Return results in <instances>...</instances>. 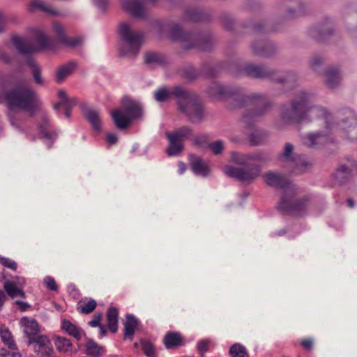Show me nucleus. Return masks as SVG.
<instances>
[{
  "instance_id": "39",
  "label": "nucleus",
  "mask_w": 357,
  "mask_h": 357,
  "mask_svg": "<svg viewBox=\"0 0 357 357\" xmlns=\"http://www.w3.org/2000/svg\"><path fill=\"white\" fill-rule=\"evenodd\" d=\"M36 9L40 10V11L51 14L56 15V12L54 11L51 7L46 5L45 2L43 0H33L31 1L29 6V10L31 13H33Z\"/></svg>"
},
{
  "instance_id": "52",
  "label": "nucleus",
  "mask_w": 357,
  "mask_h": 357,
  "mask_svg": "<svg viewBox=\"0 0 357 357\" xmlns=\"http://www.w3.org/2000/svg\"><path fill=\"white\" fill-rule=\"evenodd\" d=\"M83 38L82 36H76L75 38H68L66 37L63 38V41L61 42L67 47H74L77 46H79L83 43Z\"/></svg>"
},
{
  "instance_id": "60",
  "label": "nucleus",
  "mask_w": 357,
  "mask_h": 357,
  "mask_svg": "<svg viewBox=\"0 0 357 357\" xmlns=\"http://www.w3.org/2000/svg\"><path fill=\"white\" fill-rule=\"evenodd\" d=\"M1 61L9 66H13L15 57L6 54L1 53Z\"/></svg>"
},
{
  "instance_id": "20",
  "label": "nucleus",
  "mask_w": 357,
  "mask_h": 357,
  "mask_svg": "<svg viewBox=\"0 0 357 357\" xmlns=\"http://www.w3.org/2000/svg\"><path fill=\"white\" fill-rule=\"evenodd\" d=\"M334 29L332 23L326 22L313 27L308 31V35L312 39L322 41L333 33Z\"/></svg>"
},
{
  "instance_id": "33",
  "label": "nucleus",
  "mask_w": 357,
  "mask_h": 357,
  "mask_svg": "<svg viewBox=\"0 0 357 357\" xmlns=\"http://www.w3.org/2000/svg\"><path fill=\"white\" fill-rule=\"evenodd\" d=\"M182 342L183 337L181 334L174 331H168L163 339V343L167 349L182 345Z\"/></svg>"
},
{
  "instance_id": "46",
  "label": "nucleus",
  "mask_w": 357,
  "mask_h": 357,
  "mask_svg": "<svg viewBox=\"0 0 357 357\" xmlns=\"http://www.w3.org/2000/svg\"><path fill=\"white\" fill-rule=\"evenodd\" d=\"M1 341L11 350H17V347L13 337L8 330L1 326Z\"/></svg>"
},
{
  "instance_id": "47",
  "label": "nucleus",
  "mask_w": 357,
  "mask_h": 357,
  "mask_svg": "<svg viewBox=\"0 0 357 357\" xmlns=\"http://www.w3.org/2000/svg\"><path fill=\"white\" fill-rule=\"evenodd\" d=\"M77 104V99L75 97L69 98L55 103L53 109L60 115L59 109L61 107H63L64 109H73Z\"/></svg>"
},
{
  "instance_id": "61",
  "label": "nucleus",
  "mask_w": 357,
  "mask_h": 357,
  "mask_svg": "<svg viewBox=\"0 0 357 357\" xmlns=\"http://www.w3.org/2000/svg\"><path fill=\"white\" fill-rule=\"evenodd\" d=\"M1 357H21V354L15 351H7L1 348Z\"/></svg>"
},
{
  "instance_id": "11",
  "label": "nucleus",
  "mask_w": 357,
  "mask_h": 357,
  "mask_svg": "<svg viewBox=\"0 0 357 357\" xmlns=\"http://www.w3.org/2000/svg\"><path fill=\"white\" fill-rule=\"evenodd\" d=\"M184 98L178 103V110L192 123H200L205 118V109L199 96L186 89Z\"/></svg>"
},
{
  "instance_id": "41",
  "label": "nucleus",
  "mask_w": 357,
  "mask_h": 357,
  "mask_svg": "<svg viewBox=\"0 0 357 357\" xmlns=\"http://www.w3.org/2000/svg\"><path fill=\"white\" fill-rule=\"evenodd\" d=\"M326 137V135L324 132H317L314 133H310L305 140V144L310 147H315L317 145L321 144L323 141V139Z\"/></svg>"
},
{
  "instance_id": "31",
  "label": "nucleus",
  "mask_w": 357,
  "mask_h": 357,
  "mask_svg": "<svg viewBox=\"0 0 357 357\" xmlns=\"http://www.w3.org/2000/svg\"><path fill=\"white\" fill-rule=\"evenodd\" d=\"M24 62L25 65L31 70V73L36 84L43 85L45 82L41 76V68L36 61L31 56H25Z\"/></svg>"
},
{
  "instance_id": "19",
  "label": "nucleus",
  "mask_w": 357,
  "mask_h": 357,
  "mask_svg": "<svg viewBox=\"0 0 357 357\" xmlns=\"http://www.w3.org/2000/svg\"><path fill=\"white\" fill-rule=\"evenodd\" d=\"M212 16L209 10H204L197 8L188 7L183 12V20L187 22H208Z\"/></svg>"
},
{
  "instance_id": "7",
  "label": "nucleus",
  "mask_w": 357,
  "mask_h": 357,
  "mask_svg": "<svg viewBox=\"0 0 357 357\" xmlns=\"http://www.w3.org/2000/svg\"><path fill=\"white\" fill-rule=\"evenodd\" d=\"M243 71L250 78L269 80L289 87H294L298 79L297 74L294 71L281 72L264 64L248 63L243 66Z\"/></svg>"
},
{
  "instance_id": "49",
  "label": "nucleus",
  "mask_w": 357,
  "mask_h": 357,
  "mask_svg": "<svg viewBox=\"0 0 357 357\" xmlns=\"http://www.w3.org/2000/svg\"><path fill=\"white\" fill-rule=\"evenodd\" d=\"M54 344L57 350L60 352L67 351L72 346V343L69 339L60 336L55 337Z\"/></svg>"
},
{
  "instance_id": "18",
  "label": "nucleus",
  "mask_w": 357,
  "mask_h": 357,
  "mask_svg": "<svg viewBox=\"0 0 357 357\" xmlns=\"http://www.w3.org/2000/svg\"><path fill=\"white\" fill-rule=\"evenodd\" d=\"M27 345H32L34 351L42 356H48L52 351L50 340L45 335H40L27 340Z\"/></svg>"
},
{
  "instance_id": "23",
  "label": "nucleus",
  "mask_w": 357,
  "mask_h": 357,
  "mask_svg": "<svg viewBox=\"0 0 357 357\" xmlns=\"http://www.w3.org/2000/svg\"><path fill=\"white\" fill-rule=\"evenodd\" d=\"M10 40L18 53L20 54L27 56L38 52V49L30 45L24 38L20 37L17 35H13L11 37Z\"/></svg>"
},
{
  "instance_id": "40",
  "label": "nucleus",
  "mask_w": 357,
  "mask_h": 357,
  "mask_svg": "<svg viewBox=\"0 0 357 357\" xmlns=\"http://www.w3.org/2000/svg\"><path fill=\"white\" fill-rule=\"evenodd\" d=\"M193 130L191 127L188 126H183L178 129L169 132L172 135H176V138L181 141L182 142L189 139L192 135Z\"/></svg>"
},
{
  "instance_id": "35",
  "label": "nucleus",
  "mask_w": 357,
  "mask_h": 357,
  "mask_svg": "<svg viewBox=\"0 0 357 357\" xmlns=\"http://www.w3.org/2000/svg\"><path fill=\"white\" fill-rule=\"evenodd\" d=\"M119 311L115 307H109L107 312L108 328L112 333H115L118 330Z\"/></svg>"
},
{
  "instance_id": "42",
  "label": "nucleus",
  "mask_w": 357,
  "mask_h": 357,
  "mask_svg": "<svg viewBox=\"0 0 357 357\" xmlns=\"http://www.w3.org/2000/svg\"><path fill=\"white\" fill-rule=\"evenodd\" d=\"M35 42L39 45V47H37L38 52L40 50H44L46 48H52V42L51 40L41 31H38L36 32L34 36Z\"/></svg>"
},
{
  "instance_id": "26",
  "label": "nucleus",
  "mask_w": 357,
  "mask_h": 357,
  "mask_svg": "<svg viewBox=\"0 0 357 357\" xmlns=\"http://www.w3.org/2000/svg\"><path fill=\"white\" fill-rule=\"evenodd\" d=\"M81 109L84 117L90 123L92 128L96 131H100L102 124L98 111L89 108L86 104H82Z\"/></svg>"
},
{
  "instance_id": "57",
  "label": "nucleus",
  "mask_w": 357,
  "mask_h": 357,
  "mask_svg": "<svg viewBox=\"0 0 357 357\" xmlns=\"http://www.w3.org/2000/svg\"><path fill=\"white\" fill-rule=\"evenodd\" d=\"M209 341L208 340H202L197 344V350L201 355L208 350Z\"/></svg>"
},
{
  "instance_id": "63",
  "label": "nucleus",
  "mask_w": 357,
  "mask_h": 357,
  "mask_svg": "<svg viewBox=\"0 0 357 357\" xmlns=\"http://www.w3.org/2000/svg\"><path fill=\"white\" fill-rule=\"evenodd\" d=\"M301 345L307 350H312L313 347V341L311 339L303 340L301 342Z\"/></svg>"
},
{
  "instance_id": "21",
  "label": "nucleus",
  "mask_w": 357,
  "mask_h": 357,
  "mask_svg": "<svg viewBox=\"0 0 357 357\" xmlns=\"http://www.w3.org/2000/svg\"><path fill=\"white\" fill-rule=\"evenodd\" d=\"M122 8L133 17L144 18V0H121Z\"/></svg>"
},
{
  "instance_id": "16",
  "label": "nucleus",
  "mask_w": 357,
  "mask_h": 357,
  "mask_svg": "<svg viewBox=\"0 0 357 357\" xmlns=\"http://www.w3.org/2000/svg\"><path fill=\"white\" fill-rule=\"evenodd\" d=\"M266 183L275 189H282V194L287 189H294L291 183L280 174L273 172H268L265 174Z\"/></svg>"
},
{
  "instance_id": "4",
  "label": "nucleus",
  "mask_w": 357,
  "mask_h": 357,
  "mask_svg": "<svg viewBox=\"0 0 357 357\" xmlns=\"http://www.w3.org/2000/svg\"><path fill=\"white\" fill-rule=\"evenodd\" d=\"M314 95L307 91L298 92L288 104H283L280 108L281 119L286 123H301L311 121L310 114L326 117L327 110L319 105H313Z\"/></svg>"
},
{
  "instance_id": "50",
  "label": "nucleus",
  "mask_w": 357,
  "mask_h": 357,
  "mask_svg": "<svg viewBox=\"0 0 357 357\" xmlns=\"http://www.w3.org/2000/svg\"><path fill=\"white\" fill-rule=\"evenodd\" d=\"M140 344L144 354L147 357H158L155 346L149 340L141 339Z\"/></svg>"
},
{
  "instance_id": "54",
  "label": "nucleus",
  "mask_w": 357,
  "mask_h": 357,
  "mask_svg": "<svg viewBox=\"0 0 357 357\" xmlns=\"http://www.w3.org/2000/svg\"><path fill=\"white\" fill-rule=\"evenodd\" d=\"M1 265L12 271H16L17 268V264L14 260L3 257H1Z\"/></svg>"
},
{
  "instance_id": "59",
  "label": "nucleus",
  "mask_w": 357,
  "mask_h": 357,
  "mask_svg": "<svg viewBox=\"0 0 357 357\" xmlns=\"http://www.w3.org/2000/svg\"><path fill=\"white\" fill-rule=\"evenodd\" d=\"M108 0H93L95 5L105 12L108 6Z\"/></svg>"
},
{
  "instance_id": "51",
  "label": "nucleus",
  "mask_w": 357,
  "mask_h": 357,
  "mask_svg": "<svg viewBox=\"0 0 357 357\" xmlns=\"http://www.w3.org/2000/svg\"><path fill=\"white\" fill-rule=\"evenodd\" d=\"M262 7V3L260 0H244L242 4V9L255 12L259 10Z\"/></svg>"
},
{
  "instance_id": "48",
  "label": "nucleus",
  "mask_w": 357,
  "mask_h": 357,
  "mask_svg": "<svg viewBox=\"0 0 357 357\" xmlns=\"http://www.w3.org/2000/svg\"><path fill=\"white\" fill-rule=\"evenodd\" d=\"M325 63L324 58L320 55H314L310 60V66L312 69L317 73H324L323 66Z\"/></svg>"
},
{
  "instance_id": "45",
  "label": "nucleus",
  "mask_w": 357,
  "mask_h": 357,
  "mask_svg": "<svg viewBox=\"0 0 357 357\" xmlns=\"http://www.w3.org/2000/svg\"><path fill=\"white\" fill-rule=\"evenodd\" d=\"M230 357H249L246 348L240 343H235L229 348Z\"/></svg>"
},
{
  "instance_id": "6",
  "label": "nucleus",
  "mask_w": 357,
  "mask_h": 357,
  "mask_svg": "<svg viewBox=\"0 0 357 357\" xmlns=\"http://www.w3.org/2000/svg\"><path fill=\"white\" fill-rule=\"evenodd\" d=\"M169 34L174 41L183 44L185 50L197 48L202 51H210L214 45L215 38L210 31H184L177 23H173L169 29Z\"/></svg>"
},
{
  "instance_id": "13",
  "label": "nucleus",
  "mask_w": 357,
  "mask_h": 357,
  "mask_svg": "<svg viewBox=\"0 0 357 357\" xmlns=\"http://www.w3.org/2000/svg\"><path fill=\"white\" fill-rule=\"evenodd\" d=\"M186 89H187L178 85H175L171 89L160 86L155 91L153 97L158 102H165L168 101L170 98H174L178 105L181 99L184 98Z\"/></svg>"
},
{
  "instance_id": "27",
  "label": "nucleus",
  "mask_w": 357,
  "mask_h": 357,
  "mask_svg": "<svg viewBox=\"0 0 357 357\" xmlns=\"http://www.w3.org/2000/svg\"><path fill=\"white\" fill-rule=\"evenodd\" d=\"M20 324L24 327V333L28 340L40 335L39 326L36 319L24 317L20 320Z\"/></svg>"
},
{
  "instance_id": "55",
  "label": "nucleus",
  "mask_w": 357,
  "mask_h": 357,
  "mask_svg": "<svg viewBox=\"0 0 357 357\" xmlns=\"http://www.w3.org/2000/svg\"><path fill=\"white\" fill-rule=\"evenodd\" d=\"M44 283L47 286V287L52 291H57L58 285L54 278L50 276H47L44 278Z\"/></svg>"
},
{
  "instance_id": "36",
  "label": "nucleus",
  "mask_w": 357,
  "mask_h": 357,
  "mask_svg": "<svg viewBox=\"0 0 357 357\" xmlns=\"http://www.w3.org/2000/svg\"><path fill=\"white\" fill-rule=\"evenodd\" d=\"M61 329L65 331L69 335L75 337L77 340L81 339V328L71 323L70 321L67 319L62 320Z\"/></svg>"
},
{
  "instance_id": "29",
  "label": "nucleus",
  "mask_w": 357,
  "mask_h": 357,
  "mask_svg": "<svg viewBox=\"0 0 357 357\" xmlns=\"http://www.w3.org/2000/svg\"><path fill=\"white\" fill-rule=\"evenodd\" d=\"M165 135L169 142V145L167 148V155L169 156L178 155L183 150L184 146L183 142L178 139L176 135H172L169 132H167Z\"/></svg>"
},
{
  "instance_id": "8",
  "label": "nucleus",
  "mask_w": 357,
  "mask_h": 357,
  "mask_svg": "<svg viewBox=\"0 0 357 357\" xmlns=\"http://www.w3.org/2000/svg\"><path fill=\"white\" fill-rule=\"evenodd\" d=\"M143 114L141 105L128 96L121 99V107L111 112L114 125L119 130L126 129L131 122L142 117Z\"/></svg>"
},
{
  "instance_id": "12",
  "label": "nucleus",
  "mask_w": 357,
  "mask_h": 357,
  "mask_svg": "<svg viewBox=\"0 0 357 357\" xmlns=\"http://www.w3.org/2000/svg\"><path fill=\"white\" fill-rule=\"evenodd\" d=\"M294 145L287 142L283 151L278 155V160L282 162L288 163L291 167V172L294 174H302L312 167V163L307 161H301L294 151Z\"/></svg>"
},
{
  "instance_id": "1",
  "label": "nucleus",
  "mask_w": 357,
  "mask_h": 357,
  "mask_svg": "<svg viewBox=\"0 0 357 357\" xmlns=\"http://www.w3.org/2000/svg\"><path fill=\"white\" fill-rule=\"evenodd\" d=\"M206 93L214 98H231L240 107L253 105L254 108L247 109L242 116V121L248 127H252L273 105L272 102L263 93H246L242 88L227 86L217 82H212L208 86Z\"/></svg>"
},
{
  "instance_id": "62",
  "label": "nucleus",
  "mask_w": 357,
  "mask_h": 357,
  "mask_svg": "<svg viewBox=\"0 0 357 357\" xmlns=\"http://www.w3.org/2000/svg\"><path fill=\"white\" fill-rule=\"evenodd\" d=\"M106 140L110 145L114 144L118 140V137L116 134L109 132L106 134Z\"/></svg>"
},
{
  "instance_id": "22",
  "label": "nucleus",
  "mask_w": 357,
  "mask_h": 357,
  "mask_svg": "<svg viewBox=\"0 0 357 357\" xmlns=\"http://www.w3.org/2000/svg\"><path fill=\"white\" fill-rule=\"evenodd\" d=\"M17 281H5L3 284V289L7 294L12 298L17 296L26 298L24 291L22 289L25 281L24 278H17Z\"/></svg>"
},
{
  "instance_id": "3",
  "label": "nucleus",
  "mask_w": 357,
  "mask_h": 357,
  "mask_svg": "<svg viewBox=\"0 0 357 357\" xmlns=\"http://www.w3.org/2000/svg\"><path fill=\"white\" fill-rule=\"evenodd\" d=\"M279 9L282 12L277 20L278 22L271 24L265 18L252 17L241 23V26L246 30L248 33H268L279 30V24L295 20L305 15L307 12V5L303 0H283L279 5Z\"/></svg>"
},
{
  "instance_id": "30",
  "label": "nucleus",
  "mask_w": 357,
  "mask_h": 357,
  "mask_svg": "<svg viewBox=\"0 0 357 357\" xmlns=\"http://www.w3.org/2000/svg\"><path fill=\"white\" fill-rule=\"evenodd\" d=\"M326 76V83L328 88L334 89L341 82V75L337 68L330 67L324 71Z\"/></svg>"
},
{
  "instance_id": "15",
  "label": "nucleus",
  "mask_w": 357,
  "mask_h": 357,
  "mask_svg": "<svg viewBox=\"0 0 357 357\" xmlns=\"http://www.w3.org/2000/svg\"><path fill=\"white\" fill-rule=\"evenodd\" d=\"M250 47L255 55L263 58H271L278 52L277 45L269 40H255L251 43Z\"/></svg>"
},
{
  "instance_id": "5",
  "label": "nucleus",
  "mask_w": 357,
  "mask_h": 357,
  "mask_svg": "<svg viewBox=\"0 0 357 357\" xmlns=\"http://www.w3.org/2000/svg\"><path fill=\"white\" fill-rule=\"evenodd\" d=\"M4 98L10 108L24 110L31 117L36 115L43 105L38 93L25 84H18L9 89L6 91Z\"/></svg>"
},
{
  "instance_id": "17",
  "label": "nucleus",
  "mask_w": 357,
  "mask_h": 357,
  "mask_svg": "<svg viewBox=\"0 0 357 357\" xmlns=\"http://www.w3.org/2000/svg\"><path fill=\"white\" fill-rule=\"evenodd\" d=\"M38 128L40 131L41 139H45L48 141L47 146L48 149L52 146L54 142L58 137V133L56 130H50V121L47 116L44 114L42 116L41 121L38 123Z\"/></svg>"
},
{
  "instance_id": "9",
  "label": "nucleus",
  "mask_w": 357,
  "mask_h": 357,
  "mask_svg": "<svg viewBox=\"0 0 357 357\" xmlns=\"http://www.w3.org/2000/svg\"><path fill=\"white\" fill-rule=\"evenodd\" d=\"M296 195L295 188L287 189L282 194L277 209L286 215H292L296 217L305 215L310 204V197L308 195L296 197Z\"/></svg>"
},
{
  "instance_id": "10",
  "label": "nucleus",
  "mask_w": 357,
  "mask_h": 357,
  "mask_svg": "<svg viewBox=\"0 0 357 357\" xmlns=\"http://www.w3.org/2000/svg\"><path fill=\"white\" fill-rule=\"evenodd\" d=\"M118 33L121 41L120 56L135 57L142 45L144 34L140 31H133L131 26L126 22L119 24Z\"/></svg>"
},
{
  "instance_id": "25",
  "label": "nucleus",
  "mask_w": 357,
  "mask_h": 357,
  "mask_svg": "<svg viewBox=\"0 0 357 357\" xmlns=\"http://www.w3.org/2000/svg\"><path fill=\"white\" fill-rule=\"evenodd\" d=\"M126 320L124 326V340H132L135 330L137 329L141 324L139 319L132 314L127 313L125 316Z\"/></svg>"
},
{
  "instance_id": "38",
  "label": "nucleus",
  "mask_w": 357,
  "mask_h": 357,
  "mask_svg": "<svg viewBox=\"0 0 357 357\" xmlns=\"http://www.w3.org/2000/svg\"><path fill=\"white\" fill-rule=\"evenodd\" d=\"M220 19L223 27L229 31L238 34L236 29V21L232 15L228 13H222L220 16Z\"/></svg>"
},
{
  "instance_id": "2",
  "label": "nucleus",
  "mask_w": 357,
  "mask_h": 357,
  "mask_svg": "<svg viewBox=\"0 0 357 357\" xmlns=\"http://www.w3.org/2000/svg\"><path fill=\"white\" fill-rule=\"evenodd\" d=\"M272 157L264 151L242 153L237 151L231 153V161L241 167L227 165L224 167L225 174L241 183L248 185L254 182L261 172V165L270 162Z\"/></svg>"
},
{
  "instance_id": "34",
  "label": "nucleus",
  "mask_w": 357,
  "mask_h": 357,
  "mask_svg": "<svg viewBox=\"0 0 357 357\" xmlns=\"http://www.w3.org/2000/svg\"><path fill=\"white\" fill-rule=\"evenodd\" d=\"M144 63L151 66H163L167 63L165 56L156 52H147L144 54Z\"/></svg>"
},
{
  "instance_id": "58",
  "label": "nucleus",
  "mask_w": 357,
  "mask_h": 357,
  "mask_svg": "<svg viewBox=\"0 0 357 357\" xmlns=\"http://www.w3.org/2000/svg\"><path fill=\"white\" fill-rule=\"evenodd\" d=\"M102 313L96 314L93 316V319L89 322V325L91 327L99 326L101 324L100 321L102 319Z\"/></svg>"
},
{
  "instance_id": "32",
  "label": "nucleus",
  "mask_w": 357,
  "mask_h": 357,
  "mask_svg": "<svg viewBox=\"0 0 357 357\" xmlns=\"http://www.w3.org/2000/svg\"><path fill=\"white\" fill-rule=\"evenodd\" d=\"M77 68V63L74 61L59 66L56 72V80L58 83H61L64 79L70 75Z\"/></svg>"
},
{
  "instance_id": "44",
  "label": "nucleus",
  "mask_w": 357,
  "mask_h": 357,
  "mask_svg": "<svg viewBox=\"0 0 357 357\" xmlns=\"http://www.w3.org/2000/svg\"><path fill=\"white\" fill-rule=\"evenodd\" d=\"M97 302L90 298L86 303H82L79 301L77 305V311L82 314H88L91 313L96 307Z\"/></svg>"
},
{
  "instance_id": "28",
  "label": "nucleus",
  "mask_w": 357,
  "mask_h": 357,
  "mask_svg": "<svg viewBox=\"0 0 357 357\" xmlns=\"http://www.w3.org/2000/svg\"><path fill=\"white\" fill-rule=\"evenodd\" d=\"M178 73L181 78L190 82L196 80L202 75V68L198 69L191 64L185 65L179 68Z\"/></svg>"
},
{
  "instance_id": "37",
  "label": "nucleus",
  "mask_w": 357,
  "mask_h": 357,
  "mask_svg": "<svg viewBox=\"0 0 357 357\" xmlns=\"http://www.w3.org/2000/svg\"><path fill=\"white\" fill-rule=\"evenodd\" d=\"M86 354L93 357H100L102 355V347L96 343L93 339L86 337Z\"/></svg>"
},
{
  "instance_id": "14",
  "label": "nucleus",
  "mask_w": 357,
  "mask_h": 357,
  "mask_svg": "<svg viewBox=\"0 0 357 357\" xmlns=\"http://www.w3.org/2000/svg\"><path fill=\"white\" fill-rule=\"evenodd\" d=\"M337 128L342 131L343 136L350 140H357V116L352 112L336 123Z\"/></svg>"
},
{
  "instance_id": "43",
  "label": "nucleus",
  "mask_w": 357,
  "mask_h": 357,
  "mask_svg": "<svg viewBox=\"0 0 357 357\" xmlns=\"http://www.w3.org/2000/svg\"><path fill=\"white\" fill-rule=\"evenodd\" d=\"M223 66V63H218L214 66L204 64L202 67V75L208 77H215L219 74Z\"/></svg>"
},
{
  "instance_id": "56",
  "label": "nucleus",
  "mask_w": 357,
  "mask_h": 357,
  "mask_svg": "<svg viewBox=\"0 0 357 357\" xmlns=\"http://www.w3.org/2000/svg\"><path fill=\"white\" fill-rule=\"evenodd\" d=\"M53 28L54 32L59 38V41L61 43L63 41V38L66 37L63 26L61 24L56 23L54 24Z\"/></svg>"
},
{
  "instance_id": "53",
  "label": "nucleus",
  "mask_w": 357,
  "mask_h": 357,
  "mask_svg": "<svg viewBox=\"0 0 357 357\" xmlns=\"http://www.w3.org/2000/svg\"><path fill=\"white\" fill-rule=\"evenodd\" d=\"M208 147L214 155H218L222 154L223 152L224 142L223 141L219 139L209 144Z\"/></svg>"
},
{
  "instance_id": "24",
  "label": "nucleus",
  "mask_w": 357,
  "mask_h": 357,
  "mask_svg": "<svg viewBox=\"0 0 357 357\" xmlns=\"http://www.w3.org/2000/svg\"><path fill=\"white\" fill-rule=\"evenodd\" d=\"M190 165L193 173L197 176L206 177L210 173L206 162L197 155H190Z\"/></svg>"
},
{
  "instance_id": "64",
  "label": "nucleus",
  "mask_w": 357,
  "mask_h": 357,
  "mask_svg": "<svg viewBox=\"0 0 357 357\" xmlns=\"http://www.w3.org/2000/svg\"><path fill=\"white\" fill-rule=\"evenodd\" d=\"M208 137L206 135L197 136L194 138V142L197 145H202L206 142Z\"/></svg>"
}]
</instances>
